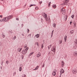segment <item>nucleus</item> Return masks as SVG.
Segmentation results:
<instances>
[{
	"instance_id": "33",
	"label": "nucleus",
	"mask_w": 77,
	"mask_h": 77,
	"mask_svg": "<svg viewBox=\"0 0 77 77\" xmlns=\"http://www.w3.org/2000/svg\"><path fill=\"white\" fill-rule=\"evenodd\" d=\"M42 45L41 48L42 49L43 48V47H44V44H42Z\"/></svg>"
},
{
	"instance_id": "54",
	"label": "nucleus",
	"mask_w": 77,
	"mask_h": 77,
	"mask_svg": "<svg viewBox=\"0 0 77 77\" xmlns=\"http://www.w3.org/2000/svg\"><path fill=\"white\" fill-rule=\"evenodd\" d=\"M54 32V30H53L52 31V32Z\"/></svg>"
},
{
	"instance_id": "16",
	"label": "nucleus",
	"mask_w": 77,
	"mask_h": 77,
	"mask_svg": "<svg viewBox=\"0 0 77 77\" xmlns=\"http://www.w3.org/2000/svg\"><path fill=\"white\" fill-rule=\"evenodd\" d=\"M35 36L36 38H38L39 37V34H37L35 35Z\"/></svg>"
},
{
	"instance_id": "34",
	"label": "nucleus",
	"mask_w": 77,
	"mask_h": 77,
	"mask_svg": "<svg viewBox=\"0 0 77 77\" xmlns=\"http://www.w3.org/2000/svg\"><path fill=\"white\" fill-rule=\"evenodd\" d=\"M35 44L37 45L38 47H39V45H38V42H36Z\"/></svg>"
},
{
	"instance_id": "25",
	"label": "nucleus",
	"mask_w": 77,
	"mask_h": 77,
	"mask_svg": "<svg viewBox=\"0 0 77 77\" xmlns=\"http://www.w3.org/2000/svg\"><path fill=\"white\" fill-rule=\"evenodd\" d=\"M73 24L74 27H76V23H73Z\"/></svg>"
},
{
	"instance_id": "12",
	"label": "nucleus",
	"mask_w": 77,
	"mask_h": 77,
	"mask_svg": "<svg viewBox=\"0 0 77 77\" xmlns=\"http://www.w3.org/2000/svg\"><path fill=\"white\" fill-rule=\"evenodd\" d=\"M61 70H61V71H60V73L61 74H63V73H64V70H63V69H61Z\"/></svg>"
},
{
	"instance_id": "45",
	"label": "nucleus",
	"mask_w": 77,
	"mask_h": 77,
	"mask_svg": "<svg viewBox=\"0 0 77 77\" xmlns=\"http://www.w3.org/2000/svg\"><path fill=\"white\" fill-rule=\"evenodd\" d=\"M36 8H37V9H38V7H35V9H36Z\"/></svg>"
},
{
	"instance_id": "58",
	"label": "nucleus",
	"mask_w": 77,
	"mask_h": 77,
	"mask_svg": "<svg viewBox=\"0 0 77 77\" xmlns=\"http://www.w3.org/2000/svg\"><path fill=\"white\" fill-rule=\"evenodd\" d=\"M40 4H41V2H40Z\"/></svg>"
},
{
	"instance_id": "31",
	"label": "nucleus",
	"mask_w": 77,
	"mask_h": 77,
	"mask_svg": "<svg viewBox=\"0 0 77 77\" xmlns=\"http://www.w3.org/2000/svg\"><path fill=\"white\" fill-rule=\"evenodd\" d=\"M71 17L72 18H74V15L73 14L71 16Z\"/></svg>"
},
{
	"instance_id": "37",
	"label": "nucleus",
	"mask_w": 77,
	"mask_h": 77,
	"mask_svg": "<svg viewBox=\"0 0 77 77\" xmlns=\"http://www.w3.org/2000/svg\"><path fill=\"white\" fill-rule=\"evenodd\" d=\"M4 20L3 19L2 20H0V21H1V22H2V21H3Z\"/></svg>"
},
{
	"instance_id": "23",
	"label": "nucleus",
	"mask_w": 77,
	"mask_h": 77,
	"mask_svg": "<svg viewBox=\"0 0 77 77\" xmlns=\"http://www.w3.org/2000/svg\"><path fill=\"white\" fill-rule=\"evenodd\" d=\"M51 45H50L49 46H48V50H50V48H51Z\"/></svg>"
},
{
	"instance_id": "55",
	"label": "nucleus",
	"mask_w": 77,
	"mask_h": 77,
	"mask_svg": "<svg viewBox=\"0 0 77 77\" xmlns=\"http://www.w3.org/2000/svg\"><path fill=\"white\" fill-rule=\"evenodd\" d=\"M22 58L23 59V56H22Z\"/></svg>"
},
{
	"instance_id": "5",
	"label": "nucleus",
	"mask_w": 77,
	"mask_h": 77,
	"mask_svg": "<svg viewBox=\"0 0 77 77\" xmlns=\"http://www.w3.org/2000/svg\"><path fill=\"white\" fill-rule=\"evenodd\" d=\"M56 71H57V70H56V69H54V70L52 72V75L54 76H55V75H56Z\"/></svg>"
},
{
	"instance_id": "29",
	"label": "nucleus",
	"mask_w": 77,
	"mask_h": 77,
	"mask_svg": "<svg viewBox=\"0 0 77 77\" xmlns=\"http://www.w3.org/2000/svg\"><path fill=\"white\" fill-rule=\"evenodd\" d=\"M36 6L35 5H31L29 6V7H31V6Z\"/></svg>"
},
{
	"instance_id": "9",
	"label": "nucleus",
	"mask_w": 77,
	"mask_h": 77,
	"mask_svg": "<svg viewBox=\"0 0 77 77\" xmlns=\"http://www.w3.org/2000/svg\"><path fill=\"white\" fill-rule=\"evenodd\" d=\"M64 42H66V39H67V36L66 35L64 36Z\"/></svg>"
},
{
	"instance_id": "4",
	"label": "nucleus",
	"mask_w": 77,
	"mask_h": 77,
	"mask_svg": "<svg viewBox=\"0 0 77 77\" xmlns=\"http://www.w3.org/2000/svg\"><path fill=\"white\" fill-rule=\"evenodd\" d=\"M44 17L45 18L46 21H48V19L47 18V15L45 13H44Z\"/></svg>"
},
{
	"instance_id": "30",
	"label": "nucleus",
	"mask_w": 77,
	"mask_h": 77,
	"mask_svg": "<svg viewBox=\"0 0 77 77\" xmlns=\"http://www.w3.org/2000/svg\"><path fill=\"white\" fill-rule=\"evenodd\" d=\"M17 38V37L16 36H14L13 38L14 40H15Z\"/></svg>"
},
{
	"instance_id": "15",
	"label": "nucleus",
	"mask_w": 77,
	"mask_h": 77,
	"mask_svg": "<svg viewBox=\"0 0 77 77\" xmlns=\"http://www.w3.org/2000/svg\"><path fill=\"white\" fill-rule=\"evenodd\" d=\"M62 42V40H59V44H61Z\"/></svg>"
},
{
	"instance_id": "8",
	"label": "nucleus",
	"mask_w": 77,
	"mask_h": 77,
	"mask_svg": "<svg viewBox=\"0 0 77 77\" xmlns=\"http://www.w3.org/2000/svg\"><path fill=\"white\" fill-rule=\"evenodd\" d=\"M69 2V0H65V2L64 3V5H68L67 4L68 2Z\"/></svg>"
},
{
	"instance_id": "38",
	"label": "nucleus",
	"mask_w": 77,
	"mask_h": 77,
	"mask_svg": "<svg viewBox=\"0 0 77 77\" xmlns=\"http://www.w3.org/2000/svg\"><path fill=\"white\" fill-rule=\"evenodd\" d=\"M0 17L1 18H2V17H3V15H0Z\"/></svg>"
},
{
	"instance_id": "52",
	"label": "nucleus",
	"mask_w": 77,
	"mask_h": 77,
	"mask_svg": "<svg viewBox=\"0 0 77 77\" xmlns=\"http://www.w3.org/2000/svg\"><path fill=\"white\" fill-rule=\"evenodd\" d=\"M22 36H24V34H22Z\"/></svg>"
},
{
	"instance_id": "24",
	"label": "nucleus",
	"mask_w": 77,
	"mask_h": 77,
	"mask_svg": "<svg viewBox=\"0 0 77 77\" xmlns=\"http://www.w3.org/2000/svg\"><path fill=\"white\" fill-rule=\"evenodd\" d=\"M33 54V52H31V53L29 55V56L30 57V56H31V55H32Z\"/></svg>"
},
{
	"instance_id": "18",
	"label": "nucleus",
	"mask_w": 77,
	"mask_h": 77,
	"mask_svg": "<svg viewBox=\"0 0 77 77\" xmlns=\"http://www.w3.org/2000/svg\"><path fill=\"white\" fill-rule=\"evenodd\" d=\"M62 75V74L61 73H59L58 74V77H60Z\"/></svg>"
},
{
	"instance_id": "56",
	"label": "nucleus",
	"mask_w": 77,
	"mask_h": 77,
	"mask_svg": "<svg viewBox=\"0 0 77 77\" xmlns=\"http://www.w3.org/2000/svg\"><path fill=\"white\" fill-rule=\"evenodd\" d=\"M76 17H77V16H76Z\"/></svg>"
},
{
	"instance_id": "47",
	"label": "nucleus",
	"mask_w": 77,
	"mask_h": 77,
	"mask_svg": "<svg viewBox=\"0 0 77 77\" xmlns=\"http://www.w3.org/2000/svg\"><path fill=\"white\" fill-rule=\"evenodd\" d=\"M0 68L1 69H2V66H1Z\"/></svg>"
},
{
	"instance_id": "59",
	"label": "nucleus",
	"mask_w": 77,
	"mask_h": 77,
	"mask_svg": "<svg viewBox=\"0 0 77 77\" xmlns=\"http://www.w3.org/2000/svg\"><path fill=\"white\" fill-rule=\"evenodd\" d=\"M18 25L19 26V24H18Z\"/></svg>"
},
{
	"instance_id": "36",
	"label": "nucleus",
	"mask_w": 77,
	"mask_h": 77,
	"mask_svg": "<svg viewBox=\"0 0 77 77\" xmlns=\"http://www.w3.org/2000/svg\"><path fill=\"white\" fill-rule=\"evenodd\" d=\"M2 36L3 37V38H5V35L4 34H2Z\"/></svg>"
},
{
	"instance_id": "13",
	"label": "nucleus",
	"mask_w": 77,
	"mask_h": 77,
	"mask_svg": "<svg viewBox=\"0 0 77 77\" xmlns=\"http://www.w3.org/2000/svg\"><path fill=\"white\" fill-rule=\"evenodd\" d=\"M74 55L75 57H77V52H75L74 53Z\"/></svg>"
},
{
	"instance_id": "6",
	"label": "nucleus",
	"mask_w": 77,
	"mask_h": 77,
	"mask_svg": "<svg viewBox=\"0 0 77 77\" xmlns=\"http://www.w3.org/2000/svg\"><path fill=\"white\" fill-rule=\"evenodd\" d=\"M12 16H10L8 17H6V19L7 20V21L11 19V18H12Z\"/></svg>"
},
{
	"instance_id": "43",
	"label": "nucleus",
	"mask_w": 77,
	"mask_h": 77,
	"mask_svg": "<svg viewBox=\"0 0 77 77\" xmlns=\"http://www.w3.org/2000/svg\"><path fill=\"white\" fill-rule=\"evenodd\" d=\"M51 35H53V32H51Z\"/></svg>"
},
{
	"instance_id": "11",
	"label": "nucleus",
	"mask_w": 77,
	"mask_h": 77,
	"mask_svg": "<svg viewBox=\"0 0 77 77\" xmlns=\"http://www.w3.org/2000/svg\"><path fill=\"white\" fill-rule=\"evenodd\" d=\"M72 71L73 73V74H76V73H77V71L75 70H72Z\"/></svg>"
},
{
	"instance_id": "32",
	"label": "nucleus",
	"mask_w": 77,
	"mask_h": 77,
	"mask_svg": "<svg viewBox=\"0 0 77 77\" xmlns=\"http://www.w3.org/2000/svg\"><path fill=\"white\" fill-rule=\"evenodd\" d=\"M3 61H2L1 63V64L2 66H3Z\"/></svg>"
},
{
	"instance_id": "14",
	"label": "nucleus",
	"mask_w": 77,
	"mask_h": 77,
	"mask_svg": "<svg viewBox=\"0 0 77 77\" xmlns=\"http://www.w3.org/2000/svg\"><path fill=\"white\" fill-rule=\"evenodd\" d=\"M6 17H5V18H3V20H4L3 21L6 22V21H8V19H6Z\"/></svg>"
},
{
	"instance_id": "19",
	"label": "nucleus",
	"mask_w": 77,
	"mask_h": 77,
	"mask_svg": "<svg viewBox=\"0 0 77 77\" xmlns=\"http://www.w3.org/2000/svg\"><path fill=\"white\" fill-rule=\"evenodd\" d=\"M52 7L54 8V9L56 8V5H54L52 6Z\"/></svg>"
},
{
	"instance_id": "46",
	"label": "nucleus",
	"mask_w": 77,
	"mask_h": 77,
	"mask_svg": "<svg viewBox=\"0 0 77 77\" xmlns=\"http://www.w3.org/2000/svg\"><path fill=\"white\" fill-rule=\"evenodd\" d=\"M21 27H23V24H22Z\"/></svg>"
},
{
	"instance_id": "49",
	"label": "nucleus",
	"mask_w": 77,
	"mask_h": 77,
	"mask_svg": "<svg viewBox=\"0 0 77 77\" xmlns=\"http://www.w3.org/2000/svg\"><path fill=\"white\" fill-rule=\"evenodd\" d=\"M53 35L51 34V38H52V37L53 36Z\"/></svg>"
},
{
	"instance_id": "57",
	"label": "nucleus",
	"mask_w": 77,
	"mask_h": 77,
	"mask_svg": "<svg viewBox=\"0 0 77 77\" xmlns=\"http://www.w3.org/2000/svg\"><path fill=\"white\" fill-rule=\"evenodd\" d=\"M1 0V1H3V0Z\"/></svg>"
},
{
	"instance_id": "3",
	"label": "nucleus",
	"mask_w": 77,
	"mask_h": 77,
	"mask_svg": "<svg viewBox=\"0 0 77 77\" xmlns=\"http://www.w3.org/2000/svg\"><path fill=\"white\" fill-rule=\"evenodd\" d=\"M61 12H62L63 15L65 14V9H62L61 10Z\"/></svg>"
},
{
	"instance_id": "21",
	"label": "nucleus",
	"mask_w": 77,
	"mask_h": 77,
	"mask_svg": "<svg viewBox=\"0 0 77 77\" xmlns=\"http://www.w3.org/2000/svg\"><path fill=\"white\" fill-rule=\"evenodd\" d=\"M39 67V66H37L36 67L35 69H34V70H37L38 69V67Z\"/></svg>"
},
{
	"instance_id": "48",
	"label": "nucleus",
	"mask_w": 77,
	"mask_h": 77,
	"mask_svg": "<svg viewBox=\"0 0 77 77\" xmlns=\"http://www.w3.org/2000/svg\"><path fill=\"white\" fill-rule=\"evenodd\" d=\"M26 5H25L24 6V7L25 8L26 7Z\"/></svg>"
},
{
	"instance_id": "17",
	"label": "nucleus",
	"mask_w": 77,
	"mask_h": 77,
	"mask_svg": "<svg viewBox=\"0 0 77 77\" xmlns=\"http://www.w3.org/2000/svg\"><path fill=\"white\" fill-rule=\"evenodd\" d=\"M74 30H72L70 31V33L71 34H72V33H74Z\"/></svg>"
},
{
	"instance_id": "10",
	"label": "nucleus",
	"mask_w": 77,
	"mask_h": 77,
	"mask_svg": "<svg viewBox=\"0 0 77 77\" xmlns=\"http://www.w3.org/2000/svg\"><path fill=\"white\" fill-rule=\"evenodd\" d=\"M68 17V16L67 15H66L64 16V20H65L66 21V20H67V17Z\"/></svg>"
},
{
	"instance_id": "20",
	"label": "nucleus",
	"mask_w": 77,
	"mask_h": 77,
	"mask_svg": "<svg viewBox=\"0 0 77 77\" xmlns=\"http://www.w3.org/2000/svg\"><path fill=\"white\" fill-rule=\"evenodd\" d=\"M22 50V48H19L18 49V51H19V52H21V51Z\"/></svg>"
},
{
	"instance_id": "51",
	"label": "nucleus",
	"mask_w": 77,
	"mask_h": 77,
	"mask_svg": "<svg viewBox=\"0 0 77 77\" xmlns=\"http://www.w3.org/2000/svg\"><path fill=\"white\" fill-rule=\"evenodd\" d=\"M42 3V2L41 1V2L40 5H41Z\"/></svg>"
},
{
	"instance_id": "22",
	"label": "nucleus",
	"mask_w": 77,
	"mask_h": 77,
	"mask_svg": "<svg viewBox=\"0 0 77 77\" xmlns=\"http://www.w3.org/2000/svg\"><path fill=\"white\" fill-rule=\"evenodd\" d=\"M19 71H22V68L21 67L19 68Z\"/></svg>"
},
{
	"instance_id": "44",
	"label": "nucleus",
	"mask_w": 77,
	"mask_h": 77,
	"mask_svg": "<svg viewBox=\"0 0 77 77\" xmlns=\"http://www.w3.org/2000/svg\"><path fill=\"white\" fill-rule=\"evenodd\" d=\"M22 75V77H24V75Z\"/></svg>"
},
{
	"instance_id": "7",
	"label": "nucleus",
	"mask_w": 77,
	"mask_h": 77,
	"mask_svg": "<svg viewBox=\"0 0 77 77\" xmlns=\"http://www.w3.org/2000/svg\"><path fill=\"white\" fill-rule=\"evenodd\" d=\"M61 66L62 68H63V67L65 66V62H64L62 61L61 62Z\"/></svg>"
},
{
	"instance_id": "39",
	"label": "nucleus",
	"mask_w": 77,
	"mask_h": 77,
	"mask_svg": "<svg viewBox=\"0 0 77 77\" xmlns=\"http://www.w3.org/2000/svg\"><path fill=\"white\" fill-rule=\"evenodd\" d=\"M50 3H49V4H48V6H50V4H51L50 3H51V2H50Z\"/></svg>"
},
{
	"instance_id": "41",
	"label": "nucleus",
	"mask_w": 77,
	"mask_h": 77,
	"mask_svg": "<svg viewBox=\"0 0 77 77\" xmlns=\"http://www.w3.org/2000/svg\"><path fill=\"white\" fill-rule=\"evenodd\" d=\"M45 65V64H43V66H42V67H44V66Z\"/></svg>"
},
{
	"instance_id": "40",
	"label": "nucleus",
	"mask_w": 77,
	"mask_h": 77,
	"mask_svg": "<svg viewBox=\"0 0 77 77\" xmlns=\"http://www.w3.org/2000/svg\"><path fill=\"white\" fill-rule=\"evenodd\" d=\"M27 45H25L24 47H27Z\"/></svg>"
},
{
	"instance_id": "28",
	"label": "nucleus",
	"mask_w": 77,
	"mask_h": 77,
	"mask_svg": "<svg viewBox=\"0 0 77 77\" xmlns=\"http://www.w3.org/2000/svg\"><path fill=\"white\" fill-rule=\"evenodd\" d=\"M53 26V27H56V23H54Z\"/></svg>"
},
{
	"instance_id": "35",
	"label": "nucleus",
	"mask_w": 77,
	"mask_h": 77,
	"mask_svg": "<svg viewBox=\"0 0 77 77\" xmlns=\"http://www.w3.org/2000/svg\"><path fill=\"white\" fill-rule=\"evenodd\" d=\"M6 64H8V63H9V61H7L6 62Z\"/></svg>"
},
{
	"instance_id": "27",
	"label": "nucleus",
	"mask_w": 77,
	"mask_h": 77,
	"mask_svg": "<svg viewBox=\"0 0 77 77\" xmlns=\"http://www.w3.org/2000/svg\"><path fill=\"white\" fill-rule=\"evenodd\" d=\"M75 45H77V40H76L75 42Z\"/></svg>"
},
{
	"instance_id": "50",
	"label": "nucleus",
	"mask_w": 77,
	"mask_h": 77,
	"mask_svg": "<svg viewBox=\"0 0 77 77\" xmlns=\"http://www.w3.org/2000/svg\"><path fill=\"white\" fill-rule=\"evenodd\" d=\"M16 20H18V18H16Z\"/></svg>"
},
{
	"instance_id": "2",
	"label": "nucleus",
	"mask_w": 77,
	"mask_h": 77,
	"mask_svg": "<svg viewBox=\"0 0 77 77\" xmlns=\"http://www.w3.org/2000/svg\"><path fill=\"white\" fill-rule=\"evenodd\" d=\"M51 51L55 53H56V46H53L51 48Z\"/></svg>"
},
{
	"instance_id": "42",
	"label": "nucleus",
	"mask_w": 77,
	"mask_h": 77,
	"mask_svg": "<svg viewBox=\"0 0 77 77\" xmlns=\"http://www.w3.org/2000/svg\"><path fill=\"white\" fill-rule=\"evenodd\" d=\"M72 22H70V25H71V23H72Z\"/></svg>"
},
{
	"instance_id": "26",
	"label": "nucleus",
	"mask_w": 77,
	"mask_h": 77,
	"mask_svg": "<svg viewBox=\"0 0 77 77\" xmlns=\"http://www.w3.org/2000/svg\"><path fill=\"white\" fill-rule=\"evenodd\" d=\"M41 56V55L40 54H37V57H39V56Z\"/></svg>"
},
{
	"instance_id": "1",
	"label": "nucleus",
	"mask_w": 77,
	"mask_h": 77,
	"mask_svg": "<svg viewBox=\"0 0 77 77\" xmlns=\"http://www.w3.org/2000/svg\"><path fill=\"white\" fill-rule=\"evenodd\" d=\"M28 49H29V48H27L23 50L22 51V54H26V53H27Z\"/></svg>"
},
{
	"instance_id": "53",
	"label": "nucleus",
	"mask_w": 77,
	"mask_h": 77,
	"mask_svg": "<svg viewBox=\"0 0 77 77\" xmlns=\"http://www.w3.org/2000/svg\"><path fill=\"white\" fill-rule=\"evenodd\" d=\"M27 30L28 31V32H29V29H27Z\"/></svg>"
}]
</instances>
